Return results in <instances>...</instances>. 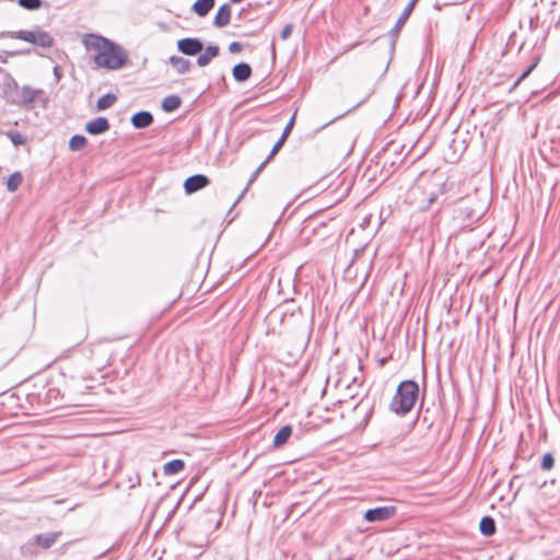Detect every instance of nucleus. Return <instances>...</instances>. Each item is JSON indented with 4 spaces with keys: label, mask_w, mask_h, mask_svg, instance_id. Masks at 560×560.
<instances>
[{
    "label": "nucleus",
    "mask_w": 560,
    "mask_h": 560,
    "mask_svg": "<svg viewBox=\"0 0 560 560\" xmlns=\"http://www.w3.org/2000/svg\"><path fill=\"white\" fill-rule=\"evenodd\" d=\"M90 46L95 50L94 61L98 67L116 70L124 67L128 60L126 50L102 36H92Z\"/></svg>",
    "instance_id": "nucleus-1"
},
{
    "label": "nucleus",
    "mask_w": 560,
    "mask_h": 560,
    "mask_svg": "<svg viewBox=\"0 0 560 560\" xmlns=\"http://www.w3.org/2000/svg\"><path fill=\"white\" fill-rule=\"evenodd\" d=\"M418 397V383L412 380L402 381L390 401V410L397 415L405 416L411 411Z\"/></svg>",
    "instance_id": "nucleus-2"
},
{
    "label": "nucleus",
    "mask_w": 560,
    "mask_h": 560,
    "mask_svg": "<svg viewBox=\"0 0 560 560\" xmlns=\"http://www.w3.org/2000/svg\"><path fill=\"white\" fill-rule=\"evenodd\" d=\"M0 36L24 40L42 48H51L55 45L52 35L40 26H34L32 30L3 32Z\"/></svg>",
    "instance_id": "nucleus-3"
},
{
    "label": "nucleus",
    "mask_w": 560,
    "mask_h": 560,
    "mask_svg": "<svg viewBox=\"0 0 560 560\" xmlns=\"http://www.w3.org/2000/svg\"><path fill=\"white\" fill-rule=\"evenodd\" d=\"M482 211L475 209L471 205L464 203L456 208L454 219L458 222L462 229L469 228L472 223L480 220Z\"/></svg>",
    "instance_id": "nucleus-4"
},
{
    "label": "nucleus",
    "mask_w": 560,
    "mask_h": 560,
    "mask_svg": "<svg viewBox=\"0 0 560 560\" xmlns=\"http://www.w3.org/2000/svg\"><path fill=\"white\" fill-rule=\"evenodd\" d=\"M14 86L16 90V97L13 98V103L19 106H28L32 104L35 98L43 94L44 91L40 89H33L30 85H23L22 88H19V85L14 82Z\"/></svg>",
    "instance_id": "nucleus-5"
},
{
    "label": "nucleus",
    "mask_w": 560,
    "mask_h": 560,
    "mask_svg": "<svg viewBox=\"0 0 560 560\" xmlns=\"http://www.w3.org/2000/svg\"><path fill=\"white\" fill-rule=\"evenodd\" d=\"M396 511L397 509L393 505L369 509L364 513V520L369 523L383 522L393 517L396 514Z\"/></svg>",
    "instance_id": "nucleus-6"
},
{
    "label": "nucleus",
    "mask_w": 560,
    "mask_h": 560,
    "mask_svg": "<svg viewBox=\"0 0 560 560\" xmlns=\"http://www.w3.org/2000/svg\"><path fill=\"white\" fill-rule=\"evenodd\" d=\"M271 318H277L282 325L289 324L288 317L290 318H301L302 311L300 306H294L293 304L284 305L278 310H275L270 314Z\"/></svg>",
    "instance_id": "nucleus-7"
},
{
    "label": "nucleus",
    "mask_w": 560,
    "mask_h": 560,
    "mask_svg": "<svg viewBox=\"0 0 560 560\" xmlns=\"http://www.w3.org/2000/svg\"><path fill=\"white\" fill-rule=\"evenodd\" d=\"M177 49L187 56H195L202 51L203 44L198 38H183L177 42Z\"/></svg>",
    "instance_id": "nucleus-8"
},
{
    "label": "nucleus",
    "mask_w": 560,
    "mask_h": 560,
    "mask_svg": "<svg viewBox=\"0 0 560 560\" xmlns=\"http://www.w3.org/2000/svg\"><path fill=\"white\" fill-rule=\"evenodd\" d=\"M210 184V179L203 174L189 176L184 183L186 194H194Z\"/></svg>",
    "instance_id": "nucleus-9"
},
{
    "label": "nucleus",
    "mask_w": 560,
    "mask_h": 560,
    "mask_svg": "<svg viewBox=\"0 0 560 560\" xmlns=\"http://www.w3.org/2000/svg\"><path fill=\"white\" fill-rule=\"evenodd\" d=\"M61 535V532L37 534L33 537V544H35L36 546L40 547L44 550H47L57 542Z\"/></svg>",
    "instance_id": "nucleus-10"
},
{
    "label": "nucleus",
    "mask_w": 560,
    "mask_h": 560,
    "mask_svg": "<svg viewBox=\"0 0 560 560\" xmlns=\"http://www.w3.org/2000/svg\"><path fill=\"white\" fill-rule=\"evenodd\" d=\"M110 128V124L107 118L105 117H97L95 119L90 120L85 125V130L88 133L92 136L102 135L106 131H108Z\"/></svg>",
    "instance_id": "nucleus-11"
},
{
    "label": "nucleus",
    "mask_w": 560,
    "mask_h": 560,
    "mask_svg": "<svg viewBox=\"0 0 560 560\" xmlns=\"http://www.w3.org/2000/svg\"><path fill=\"white\" fill-rule=\"evenodd\" d=\"M412 10V4H407V7L404 9L400 16L398 18L395 26L390 30L389 36L392 37L393 44H395V42L397 40L399 33L402 26L406 24L407 20L409 19Z\"/></svg>",
    "instance_id": "nucleus-12"
},
{
    "label": "nucleus",
    "mask_w": 560,
    "mask_h": 560,
    "mask_svg": "<svg viewBox=\"0 0 560 560\" xmlns=\"http://www.w3.org/2000/svg\"><path fill=\"white\" fill-rule=\"evenodd\" d=\"M231 11L229 3L220 5L213 19V25L218 28L226 26L231 21Z\"/></svg>",
    "instance_id": "nucleus-13"
},
{
    "label": "nucleus",
    "mask_w": 560,
    "mask_h": 560,
    "mask_svg": "<svg viewBox=\"0 0 560 560\" xmlns=\"http://www.w3.org/2000/svg\"><path fill=\"white\" fill-rule=\"evenodd\" d=\"M153 122V115L150 112L141 110L132 115L131 124L137 129L149 127Z\"/></svg>",
    "instance_id": "nucleus-14"
},
{
    "label": "nucleus",
    "mask_w": 560,
    "mask_h": 560,
    "mask_svg": "<svg viewBox=\"0 0 560 560\" xmlns=\"http://www.w3.org/2000/svg\"><path fill=\"white\" fill-rule=\"evenodd\" d=\"M232 74L235 81L244 82L250 78L252 68L246 62H240L233 67Z\"/></svg>",
    "instance_id": "nucleus-15"
},
{
    "label": "nucleus",
    "mask_w": 560,
    "mask_h": 560,
    "mask_svg": "<svg viewBox=\"0 0 560 560\" xmlns=\"http://www.w3.org/2000/svg\"><path fill=\"white\" fill-rule=\"evenodd\" d=\"M215 0H196L191 10L199 16H206L214 7Z\"/></svg>",
    "instance_id": "nucleus-16"
},
{
    "label": "nucleus",
    "mask_w": 560,
    "mask_h": 560,
    "mask_svg": "<svg viewBox=\"0 0 560 560\" xmlns=\"http://www.w3.org/2000/svg\"><path fill=\"white\" fill-rule=\"evenodd\" d=\"M170 63L179 74L187 73L191 67L190 60L179 56H172L170 58Z\"/></svg>",
    "instance_id": "nucleus-17"
},
{
    "label": "nucleus",
    "mask_w": 560,
    "mask_h": 560,
    "mask_svg": "<svg viewBox=\"0 0 560 560\" xmlns=\"http://www.w3.org/2000/svg\"><path fill=\"white\" fill-rule=\"evenodd\" d=\"M292 434V427L291 425H284L282 427L275 435L273 438V446L275 447H280L282 445H284L289 438L291 436Z\"/></svg>",
    "instance_id": "nucleus-18"
},
{
    "label": "nucleus",
    "mask_w": 560,
    "mask_h": 560,
    "mask_svg": "<svg viewBox=\"0 0 560 560\" xmlns=\"http://www.w3.org/2000/svg\"><path fill=\"white\" fill-rule=\"evenodd\" d=\"M479 530L483 536H492L495 533V522L490 516H483L479 523Z\"/></svg>",
    "instance_id": "nucleus-19"
},
{
    "label": "nucleus",
    "mask_w": 560,
    "mask_h": 560,
    "mask_svg": "<svg viewBox=\"0 0 560 560\" xmlns=\"http://www.w3.org/2000/svg\"><path fill=\"white\" fill-rule=\"evenodd\" d=\"M182 104V100L178 95L172 94L166 96L162 102V109L166 113L176 110Z\"/></svg>",
    "instance_id": "nucleus-20"
},
{
    "label": "nucleus",
    "mask_w": 560,
    "mask_h": 560,
    "mask_svg": "<svg viewBox=\"0 0 560 560\" xmlns=\"http://www.w3.org/2000/svg\"><path fill=\"white\" fill-rule=\"evenodd\" d=\"M185 463L182 459H173L164 464L163 471L165 475H176L184 470Z\"/></svg>",
    "instance_id": "nucleus-21"
},
{
    "label": "nucleus",
    "mask_w": 560,
    "mask_h": 560,
    "mask_svg": "<svg viewBox=\"0 0 560 560\" xmlns=\"http://www.w3.org/2000/svg\"><path fill=\"white\" fill-rule=\"evenodd\" d=\"M23 182V175L21 172L12 173L7 180V189L10 192H14L19 189Z\"/></svg>",
    "instance_id": "nucleus-22"
},
{
    "label": "nucleus",
    "mask_w": 560,
    "mask_h": 560,
    "mask_svg": "<svg viewBox=\"0 0 560 560\" xmlns=\"http://www.w3.org/2000/svg\"><path fill=\"white\" fill-rule=\"evenodd\" d=\"M117 101V96L113 93H107L98 98L96 107L98 110H105L112 107Z\"/></svg>",
    "instance_id": "nucleus-23"
},
{
    "label": "nucleus",
    "mask_w": 560,
    "mask_h": 560,
    "mask_svg": "<svg viewBox=\"0 0 560 560\" xmlns=\"http://www.w3.org/2000/svg\"><path fill=\"white\" fill-rule=\"evenodd\" d=\"M86 144V138L82 135H74L69 141V149L71 151H78Z\"/></svg>",
    "instance_id": "nucleus-24"
},
{
    "label": "nucleus",
    "mask_w": 560,
    "mask_h": 560,
    "mask_svg": "<svg viewBox=\"0 0 560 560\" xmlns=\"http://www.w3.org/2000/svg\"><path fill=\"white\" fill-rule=\"evenodd\" d=\"M18 2V4L25 9V10H30V11H35V10H38L43 7V0H15Z\"/></svg>",
    "instance_id": "nucleus-25"
},
{
    "label": "nucleus",
    "mask_w": 560,
    "mask_h": 560,
    "mask_svg": "<svg viewBox=\"0 0 560 560\" xmlns=\"http://www.w3.org/2000/svg\"><path fill=\"white\" fill-rule=\"evenodd\" d=\"M7 136L11 140V142L16 147L25 144L27 140L26 137L19 131H8Z\"/></svg>",
    "instance_id": "nucleus-26"
},
{
    "label": "nucleus",
    "mask_w": 560,
    "mask_h": 560,
    "mask_svg": "<svg viewBox=\"0 0 560 560\" xmlns=\"http://www.w3.org/2000/svg\"><path fill=\"white\" fill-rule=\"evenodd\" d=\"M555 466V457L551 453H546L544 456H542V459H541V463H540V468L544 470V471H548L550 469H552Z\"/></svg>",
    "instance_id": "nucleus-27"
},
{
    "label": "nucleus",
    "mask_w": 560,
    "mask_h": 560,
    "mask_svg": "<svg viewBox=\"0 0 560 560\" xmlns=\"http://www.w3.org/2000/svg\"><path fill=\"white\" fill-rule=\"evenodd\" d=\"M267 161H264L258 167L257 170L252 174L250 178L248 179V183H247V186L246 188L243 190V192L241 194V196L238 197L237 201L243 197V195L245 194V191L248 189V187L257 179L258 175L260 174V172L266 167L267 165Z\"/></svg>",
    "instance_id": "nucleus-28"
},
{
    "label": "nucleus",
    "mask_w": 560,
    "mask_h": 560,
    "mask_svg": "<svg viewBox=\"0 0 560 560\" xmlns=\"http://www.w3.org/2000/svg\"><path fill=\"white\" fill-rule=\"evenodd\" d=\"M284 142H285L284 137H280L279 140L272 147L269 155L266 158L265 161H267V163H269L270 160L278 153V151L281 149V147L283 145Z\"/></svg>",
    "instance_id": "nucleus-29"
},
{
    "label": "nucleus",
    "mask_w": 560,
    "mask_h": 560,
    "mask_svg": "<svg viewBox=\"0 0 560 560\" xmlns=\"http://www.w3.org/2000/svg\"><path fill=\"white\" fill-rule=\"evenodd\" d=\"M220 52V49L217 45H209L205 50V55L208 56L211 60L217 57Z\"/></svg>",
    "instance_id": "nucleus-30"
},
{
    "label": "nucleus",
    "mask_w": 560,
    "mask_h": 560,
    "mask_svg": "<svg viewBox=\"0 0 560 560\" xmlns=\"http://www.w3.org/2000/svg\"><path fill=\"white\" fill-rule=\"evenodd\" d=\"M294 120H295V116H292L291 119L289 120V122L287 124V126L284 127L283 131H282L281 137H284L285 140L289 137V135L291 133V130H292V128L294 126Z\"/></svg>",
    "instance_id": "nucleus-31"
},
{
    "label": "nucleus",
    "mask_w": 560,
    "mask_h": 560,
    "mask_svg": "<svg viewBox=\"0 0 560 560\" xmlns=\"http://www.w3.org/2000/svg\"><path fill=\"white\" fill-rule=\"evenodd\" d=\"M537 66V61H535L534 63H532L521 75L520 78L516 80L515 84L514 85H517L520 84L521 81H523L525 78H527L529 75V73L534 70V68Z\"/></svg>",
    "instance_id": "nucleus-32"
},
{
    "label": "nucleus",
    "mask_w": 560,
    "mask_h": 560,
    "mask_svg": "<svg viewBox=\"0 0 560 560\" xmlns=\"http://www.w3.org/2000/svg\"><path fill=\"white\" fill-rule=\"evenodd\" d=\"M243 49V45L240 42H232L229 45V51L231 54H237Z\"/></svg>",
    "instance_id": "nucleus-33"
},
{
    "label": "nucleus",
    "mask_w": 560,
    "mask_h": 560,
    "mask_svg": "<svg viewBox=\"0 0 560 560\" xmlns=\"http://www.w3.org/2000/svg\"><path fill=\"white\" fill-rule=\"evenodd\" d=\"M210 61H211V59L208 56H206L205 54L199 55L197 58V65L199 67H206L210 63Z\"/></svg>",
    "instance_id": "nucleus-34"
},
{
    "label": "nucleus",
    "mask_w": 560,
    "mask_h": 560,
    "mask_svg": "<svg viewBox=\"0 0 560 560\" xmlns=\"http://www.w3.org/2000/svg\"><path fill=\"white\" fill-rule=\"evenodd\" d=\"M292 28L291 24L285 25L280 33V38L283 40L287 39L291 35Z\"/></svg>",
    "instance_id": "nucleus-35"
},
{
    "label": "nucleus",
    "mask_w": 560,
    "mask_h": 560,
    "mask_svg": "<svg viewBox=\"0 0 560 560\" xmlns=\"http://www.w3.org/2000/svg\"><path fill=\"white\" fill-rule=\"evenodd\" d=\"M365 101H366V98L362 100V101H361V102H359L357 105H354L352 108H350L348 112H346L345 114H341V115H339L338 117H336L335 119H332V120L330 121V124H331V122H334L336 119H339V118L345 117L348 113H350V112H352V110L357 109V108H358V107H360L362 104H364V103H365ZM328 125H329V122H328ZM325 126H327V124H326Z\"/></svg>",
    "instance_id": "nucleus-36"
},
{
    "label": "nucleus",
    "mask_w": 560,
    "mask_h": 560,
    "mask_svg": "<svg viewBox=\"0 0 560 560\" xmlns=\"http://www.w3.org/2000/svg\"><path fill=\"white\" fill-rule=\"evenodd\" d=\"M460 155L453 154L451 158H448V161L452 163H455L458 161Z\"/></svg>",
    "instance_id": "nucleus-37"
},
{
    "label": "nucleus",
    "mask_w": 560,
    "mask_h": 560,
    "mask_svg": "<svg viewBox=\"0 0 560 560\" xmlns=\"http://www.w3.org/2000/svg\"><path fill=\"white\" fill-rule=\"evenodd\" d=\"M54 73H55V75H56L58 79L60 78L59 67H55V68H54Z\"/></svg>",
    "instance_id": "nucleus-38"
},
{
    "label": "nucleus",
    "mask_w": 560,
    "mask_h": 560,
    "mask_svg": "<svg viewBox=\"0 0 560 560\" xmlns=\"http://www.w3.org/2000/svg\"><path fill=\"white\" fill-rule=\"evenodd\" d=\"M435 200V195L432 194L429 198V203H432Z\"/></svg>",
    "instance_id": "nucleus-39"
},
{
    "label": "nucleus",
    "mask_w": 560,
    "mask_h": 560,
    "mask_svg": "<svg viewBox=\"0 0 560 560\" xmlns=\"http://www.w3.org/2000/svg\"><path fill=\"white\" fill-rule=\"evenodd\" d=\"M418 0H410V2L408 4H412V8H415L416 3H417Z\"/></svg>",
    "instance_id": "nucleus-40"
},
{
    "label": "nucleus",
    "mask_w": 560,
    "mask_h": 560,
    "mask_svg": "<svg viewBox=\"0 0 560 560\" xmlns=\"http://www.w3.org/2000/svg\"><path fill=\"white\" fill-rule=\"evenodd\" d=\"M385 363H386V359H385V358H384V359H382V360L380 361V364H381L382 366H383Z\"/></svg>",
    "instance_id": "nucleus-41"
},
{
    "label": "nucleus",
    "mask_w": 560,
    "mask_h": 560,
    "mask_svg": "<svg viewBox=\"0 0 560 560\" xmlns=\"http://www.w3.org/2000/svg\"><path fill=\"white\" fill-rule=\"evenodd\" d=\"M242 1H243V0H230V2H232V3H240V2H242Z\"/></svg>",
    "instance_id": "nucleus-42"
}]
</instances>
